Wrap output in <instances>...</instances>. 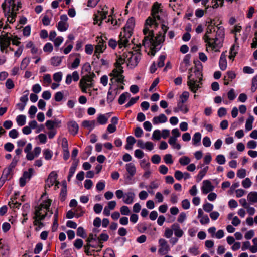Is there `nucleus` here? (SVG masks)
<instances>
[{"label": "nucleus", "instance_id": "nucleus-1", "mask_svg": "<svg viewBox=\"0 0 257 257\" xmlns=\"http://www.w3.org/2000/svg\"><path fill=\"white\" fill-rule=\"evenodd\" d=\"M161 4L155 2L152 6L151 16L146 20L143 33L145 35L142 40V45L150 47L149 55L154 56L155 53L161 48V32L159 31L155 36L153 29L158 27L160 20L159 13L161 12Z\"/></svg>", "mask_w": 257, "mask_h": 257}, {"label": "nucleus", "instance_id": "nucleus-2", "mask_svg": "<svg viewBox=\"0 0 257 257\" xmlns=\"http://www.w3.org/2000/svg\"><path fill=\"white\" fill-rule=\"evenodd\" d=\"M209 21L206 22V24H208V26L206 30V32L204 35L203 38L204 40L205 43L207 45L212 48V50H214L216 47L219 46V43H217L218 38L215 37L214 38H211L209 36V34L215 32V29L214 26H216V24L214 22V19L209 18Z\"/></svg>", "mask_w": 257, "mask_h": 257}, {"label": "nucleus", "instance_id": "nucleus-3", "mask_svg": "<svg viewBox=\"0 0 257 257\" xmlns=\"http://www.w3.org/2000/svg\"><path fill=\"white\" fill-rule=\"evenodd\" d=\"M127 58V66L131 68H134L139 62L141 59V54L139 52L133 54L132 52L128 51L123 53V57Z\"/></svg>", "mask_w": 257, "mask_h": 257}, {"label": "nucleus", "instance_id": "nucleus-4", "mask_svg": "<svg viewBox=\"0 0 257 257\" xmlns=\"http://www.w3.org/2000/svg\"><path fill=\"white\" fill-rule=\"evenodd\" d=\"M51 200L50 199H48L47 200L44 201L42 203L40 204L39 206L35 208L34 216H36L37 215L38 219H39L40 221L43 220L45 218L47 215H48V213L47 212H46L45 214H42V211L45 209L46 210L50 209L49 207L51 205Z\"/></svg>", "mask_w": 257, "mask_h": 257}, {"label": "nucleus", "instance_id": "nucleus-5", "mask_svg": "<svg viewBox=\"0 0 257 257\" xmlns=\"http://www.w3.org/2000/svg\"><path fill=\"white\" fill-rule=\"evenodd\" d=\"M115 67L110 73L109 76L116 78V82L123 83L124 79V76L122 75L123 73V67L119 65H118V66H115Z\"/></svg>", "mask_w": 257, "mask_h": 257}, {"label": "nucleus", "instance_id": "nucleus-6", "mask_svg": "<svg viewBox=\"0 0 257 257\" xmlns=\"http://www.w3.org/2000/svg\"><path fill=\"white\" fill-rule=\"evenodd\" d=\"M132 34L122 31L119 35V39L118 41V45L119 48L122 47H126L129 45V39L132 36Z\"/></svg>", "mask_w": 257, "mask_h": 257}, {"label": "nucleus", "instance_id": "nucleus-7", "mask_svg": "<svg viewBox=\"0 0 257 257\" xmlns=\"http://www.w3.org/2000/svg\"><path fill=\"white\" fill-rule=\"evenodd\" d=\"M87 78H88L87 76H82L79 82V86L83 93H86L87 88H91L93 86V82L89 81V80L87 79Z\"/></svg>", "mask_w": 257, "mask_h": 257}, {"label": "nucleus", "instance_id": "nucleus-8", "mask_svg": "<svg viewBox=\"0 0 257 257\" xmlns=\"http://www.w3.org/2000/svg\"><path fill=\"white\" fill-rule=\"evenodd\" d=\"M34 170L33 168H29L28 171H25L23 173V176L20 178L19 180L21 187H24L27 181H29L33 175Z\"/></svg>", "mask_w": 257, "mask_h": 257}, {"label": "nucleus", "instance_id": "nucleus-9", "mask_svg": "<svg viewBox=\"0 0 257 257\" xmlns=\"http://www.w3.org/2000/svg\"><path fill=\"white\" fill-rule=\"evenodd\" d=\"M192 76V74L188 76L187 85L189 87L190 90L193 93H196L197 90L200 88V86L199 84H197V80L194 79H191Z\"/></svg>", "mask_w": 257, "mask_h": 257}, {"label": "nucleus", "instance_id": "nucleus-10", "mask_svg": "<svg viewBox=\"0 0 257 257\" xmlns=\"http://www.w3.org/2000/svg\"><path fill=\"white\" fill-rule=\"evenodd\" d=\"M214 187L212 185L211 182L209 180H205L203 181V186L201 187L202 193L207 194L209 192L212 191Z\"/></svg>", "mask_w": 257, "mask_h": 257}, {"label": "nucleus", "instance_id": "nucleus-11", "mask_svg": "<svg viewBox=\"0 0 257 257\" xmlns=\"http://www.w3.org/2000/svg\"><path fill=\"white\" fill-rule=\"evenodd\" d=\"M193 62L195 65V69L194 73H195L196 75H199L200 76V77H199V76H198V77L199 79V81H201L202 80L203 77L202 73L201 72L203 69L202 64L198 60H194Z\"/></svg>", "mask_w": 257, "mask_h": 257}, {"label": "nucleus", "instance_id": "nucleus-12", "mask_svg": "<svg viewBox=\"0 0 257 257\" xmlns=\"http://www.w3.org/2000/svg\"><path fill=\"white\" fill-rule=\"evenodd\" d=\"M97 41L98 42L95 47V54L102 53L106 48V44H104V39L102 37H98Z\"/></svg>", "mask_w": 257, "mask_h": 257}, {"label": "nucleus", "instance_id": "nucleus-13", "mask_svg": "<svg viewBox=\"0 0 257 257\" xmlns=\"http://www.w3.org/2000/svg\"><path fill=\"white\" fill-rule=\"evenodd\" d=\"M67 126L68 131L71 135L75 136L78 133L79 126L76 121L72 120L68 122Z\"/></svg>", "mask_w": 257, "mask_h": 257}, {"label": "nucleus", "instance_id": "nucleus-14", "mask_svg": "<svg viewBox=\"0 0 257 257\" xmlns=\"http://www.w3.org/2000/svg\"><path fill=\"white\" fill-rule=\"evenodd\" d=\"M135 19L134 18L131 17L128 19L126 24L123 28V31L127 33L133 34V30L135 26Z\"/></svg>", "mask_w": 257, "mask_h": 257}, {"label": "nucleus", "instance_id": "nucleus-15", "mask_svg": "<svg viewBox=\"0 0 257 257\" xmlns=\"http://www.w3.org/2000/svg\"><path fill=\"white\" fill-rule=\"evenodd\" d=\"M135 197V194L133 192H128L124 194L123 201L124 203L130 204L134 201V199Z\"/></svg>", "mask_w": 257, "mask_h": 257}, {"label": "nucleus", "instance_id": "nucleus-16", "mask_svg": "<svg viewBox=\"0 0 257 257\" xmlns=\"http://www.w3.org/2000/svg\"><path fill=\"white\" fill-rule=\"evenodd\" d=\"M219 66L220 69L222 71L225 70L227 68V60L224 52H223L221 54L219 62Z\"/></svg>", "mask_w": 257, "mask_h": 257}, {"label": "nucleus", "instance_id": "nucleus-17", "mask_svg": "<svg viewBox=\"0 0 257 257\" xmlns=\"http://www.w3.org/2000/svg\"><path fill=\"white\" fill-rule=\"evenodd\" d=\"M125 168L129 174V176L128 177H131L135 175L136 172V168L134 163H129L126 164L125 165Z\"/></svg>", "mask_w": 257, "mask_h": 257}, {"label": "nucleus", "instance_id": "nucleus-18", "mask_svg": "<svg viewBox=\"0 0 257 257\" xmlns=\"http://www.w3.org/2000/svg\"><path fill=\"white\" fill-rule=\"evenodd\" d=\"M96 243L94 244L93 242H87L86 244L84 245V252L87 255H91L92 253L90 251L89 249L90 247L93 248H97L98 245V242L96 241Z\"/></svg>", "mask_w": 257, "mask_h": 257}, {"label": "nucleus", "instance_id": "nucleus-19", "mask_svg": "<svg viewBox=\"0 0 257 257\" xmlns=\"http://www.w3.org/2000/svg\"><path fill=\"white\" fill-rule=\"evenodd\" d=\"M8 3H9V11L6 12V2L2 4V7L3 8V10H4V12L5 13V16H7L8 14H9L10 13V11H11V8H13L14 9L15 5L14 4V0H8Z\"/></svg>", "mask_w": 257, "mask_h": 257}, {"label": "nucleus", "instance_id": "nucleus-20", "mask_svg": "<svg viewBox=\"0 0 257 257\" xmlns=\"http://www.w3.org/2000/svg\"><path fill=\"white\" fill-rule=\"evenodd\" d=\"M95 120H84L82 123V125L84 127L90 128V131L93 129L95 126Z\"/></svg>", "mask_w": 257, "mask_h": 257}, {"label": "nucleus", "instance_id": "nucleus-21", "mask_svg": "<svg viewBox=\"0 0 257 257\" xmlns=\"http://www.w3.org/2000/svg\"><path fill=\"white\" fill-rule=\"evenodd\" d=\"M208 170V167L206 166L199 172L198 175L196 176V181L197 182H199L203 179L207 173Z\"/></svg>", "mask_w": 257, "mask_h": 257}, {"label": "nucleus", "instance_id": "nucleus-22", "mask_svg": "<svg viewBox=\"0 0 257 257\" xmlns=\"http://www.w3.org/2000/svg\"><path fill=\"white\" fill-rule=\"evenodd\" d=\"M201 134L199 132H196L194 134L192 138L193 144L194 145H198L201 141Z\"/></svg>", "mask_w": 257, "mask_h": 257}, {"label": "nucleus", "instance_id": "nucleus-23", "mask_svg": "<svg viewBox=\"0 0 257 257\" xmlns=\"http://www.w3.org/2000/svg\"><path fill=\"white\" fill-rule=\"evenodd\" d=\"M63 57L54 56L51 59V64L54 66H58L60 65Z\"/></svg>", "mask_w": 257, "mask_h": 257}, {"label": "nucleus", "instance_id": "nucleus-24", "mask_svg": "<svg viewBox=\"0 0 257 257\" xmlns=\"http://www.w3.org/2000/svg\"><path fill=\"white\" fill-rule=\"evenodd\" d=\"M212 3H214V4L212 5V6H207L206 7V9L207 10L209 8L215 9L217 8L219 6L220 7H222L224 4V0H213ZM207 11V10H206Z\"/></svg>", "mask_w": 257, "mask_h": 257}, {"label": "nucleus", "instance_id": "nucleus-25", "mask_svg": "<svg viewBox=\"0 0 257 257\" xmlns=\"http://www.w3.org/2000/svg\"><path fill=\"white\" fill-rule=\"evenodd\" d=\"M16 16V13L14 11L13 8H11V11L9 14H8L7 21L10 23H13L15 21V17Z\"/></svg>", "mask_w": 257, "mask_h": 257}, {"label": "nucleus", "instance_id": "nucleus-26", "mask_svg": "<svg viewBox=\"0 0 257 257\" xmlns=\"http://www.w3.org/2000/svg\"><path fill=\"white\" fill-rule=\"evenodd\" d=\"M77 163H73L69 169V174L67 177V180L69 182L71 180V177L73 176L77 168Z\"/></svg>", "mask_w": 257, "mask_h": 257}, {"label": "nucleus", "instance_id": "nucleus-27", "mask_svg": "<svg viewBox=\"0 0 257 257\" xmlns=\"http://www.w3.org/2000/svg\"><path fill=\"white\" fill-rule=\"evenodd\" d=\"M248 200L252 203H254L257 202V192H251L247 195Z\"/></svg>", "mask_w": 257, "mask_h": 257}, {"label": "nucleus", "instance_id": "nucleus-28", "mask_svg": "<svg viewBox=\"0 0 257 257\" xmlns=\"http://www.w3.org/2000/svg\"><path fill=\"white\" fill-rule=\"evenodd\" d=\"M170 250V247L165 239H162V254H165Z\"/></svg>", "mask_w": 257, "mask_h": 257}, {"label": "nucleus", "instance_id": "nucleus-29", "mask_svg": "<svg viewBox=\"0 0 257 257\" xmlns=\"http://www.w3.org/2000/svg\"><path fill=\"white\" fill-rule=\"evenodd\" d=\"M12 171L10 170L8 168L4 169L1 177L6 180L11 179V178L12 176V175L11 174Z\"/></svg>", "mask_w": 257, "mask_h": 257}, {"label": "nucleus", "instance_id": "nucleus-30", "mask_svg": "<svg viewBox=\"0 0 257 257\" xmlns=\"http://www.w3.org/2000/svg\"><path fill=\"white\" fill-rule=\"evenodd\" d=\"M68 24L67 23H64L62 21H59L57 25V29L59 31L63 32L67 30L68 28Z\"/></svg>", "mask_w": 257, "mask_h": 257}, {"label": "nucleus", "instance_id": "nucleus-31", "mask_svg": "<svg viewBox=\"0 0 257 257\" xmlns=\"http://www.w3.org/2000/svg\"><path fill=\"white\" fill-rule=\"evenodd\" d=\"M217 31L216 33L215 37H219L220 38H223L224 37V28L222 26H216Z\"/></svg>", "mask_w": 257, "mask_h": 257}, {"label": "nucleus", "instance_id": "nucleus-32", "mask_svg": "<svg viewBox=\"0 0 257 257\" xmlns=\"http://www.w3.org/2000/svg\"><path fill=\"white\" fill-rule=\"evenodd\" d=\"M131 95L128 92H124L122 93L118 99V103L119 104L122 105L123 104L127 98L130 97Z\"/></svg>", "mask_w": 257, "mask_h": 257}, {"label": "nucleus", "instance_id": "nucleus-33", "mask_svg": "<svg viewBox=\"0 0 257 257\" xmlns=\"http://www.w3.org/2000/svg\"><path fill=\"white\" fill-rule=\"evenodd\" d=\"M184 103H182L181 101H179L177 103V107L180 111L183 112L184 113H186L188 112L189 109Z\"/></svg>", "mask_w": 257, "mask_h": 257}, {"label": "nucleus", "instance_id": "nucleus-34", "mask_svg": "<svg viewBox=\"0 0 257 257\" xmlns=\"http://www.w3.org/2000/svg\"><path fill=\"white\" fill-rule=\"evenodd\" d=\"M11 41V38H6V39H3V35H0V44H2L4 47L8 48L10 45Z\"/></svg>", "mask_w": 257, "mask_h": 257}, {"label": "nucleus", "instance_id": "nucleus-35", "mask_svg": "<svg viewBox=\"0 0 257 257\" xmlns=\"http://www.w3.org/2000/svg\"><path fill=\"white\" fill-rule=\"evenodd\" d=\"M16 121L19 126H23L26 123V116L24 115H19L17 117Z\"/></svg>", "mask_w": 257, "mask_h": 257}, {"label": "nucleus", "instance_id": "nucleus-36", "mask_svg": "<svg viewBox=\"0 0 257 257\" xmlns=\"http://www.w3.org/2000/svg\"><path fill=\"white\" fill-rule=\"evenodd\" d=\"M108 119L104 114H100L97 117V121L100 124L103 125L107 123Z\"/></svg>", "mask_w": 257, "mask_h": 257}, {"label": "nucleus", "instance_id": "nucleus-37", "mask_svg": "<svg viewBox=\"0 0 257 257\" xmlns=\"http://www.w3.org/2000/svg\"><path fill=\"white\" fill-rule=\"evenodd\" d=\"M20 159L19 156H15L11 164L9 165L8 169H10V170L12 171V170L16 167L17 165V164L18 162L19 161Z\"/></svg>", "mask_w": 257, "mask_h": 257}, {"label": "nucleus", "instance_id": "nucleus-38", "mask_svg": "<svg viewBox=\"0 0 257 257\" xmlns=\"http://www.w3.org/2000/svg\"><path fill=\"white\" fill-rule=\"evenodd\" d=\"M109 238V236L106 233H101L97 238L98 243L99 244L103 243V241H106Z\"/></svg>", "mask_w": 257, "mask_h": 257}, {"label": "nucleus", "instance_id": "nucleus-39", "mask_svg": "<svg viewBox=\"0 0 257 257\" xmlns=\"http://www.w3.org/2000/svg\"><path fill=\"white\" fill-rule=\"evenodd\" d=\"M190 159L187 156H183L179 159V162L181 165L185 166L189 164L190 162Z\"/></svg>", "mask_w": 257, "mask_h": 257}, {"label": "nucleus", "instance_id": "nucleus-40", "mask_svg": "<svg viewBox=\"0 0 257 257\" xmlns=\"http://www.w3.org/2000/svg\"><path fill=\"white\" fill-rule=\"evenodd\" d=\"M30 62V59L29 58L26 57L24 59H23L20 65L21 69L25 70L29 65Z\"/></svg>", "mask_w": 257, "mask_h": 257}, {"label": "nucleus", "instance_id": "nucleus-41", "mask_svg": "<svg viewBox=\"0 0 257 257\" xmlns=\"http://www.w3.org/2000/svg\"><path fill=\"white\" fill-rule=\"evenodd\" d=\"M103 257H115L114 251L110 248H107L104 253Z\"/></svg>", "mask_w": 257, "mask_h": 257}, {"label": "nucleus", "instance_id": "nucleus-42", "mask_svg": "<svg viewBox=\"0 0 257 257\" xmlns=\"http://www.w3.org/2000/svg\"><path fill=\"white\" fill-rule=\"evenodd\" d=\"M9 247L6 245H2L0 247V254L6 256L9 254Z\"/></svg>", "mask_w": 257, "mask_h": 257}, {"label": "nucleus", "instance_id": "nucleus-43", "mask_svg": "<svg viewBox=\"0 0 257 257\" xmlns=\"http://www.w3.org/2000/svg\"><path fill=\"white\" fill-rule=\"evenodd\" d=\"M77 235L83 238L86 237L87 235L86 232L82 227H79L77 230Z\"/></svg>", "mask_w": 257, "mask_h": 257}, {"label": "nucleus", "instance_id": "nucleus-44", "mask_svg": "<svg viewBox=\"0 0 257 257\" xmlns=\"http://www.w3.org/2000/svg\"><path fill=\"white\" fill-rule=\"evenodd\" d=\"M55 183L56 184L55 186H57L59 184V182L57 181L53 180L50 179L48 178L46 181V182L45 188H46L47 187L50 188Z\"/></svg>", "mask_w": 257, "mask_h": 257}, {"label": "nucleus", "instance_id": "nucleus-45", "mask_svg": "<svg viewBox=\"0 0 257 257\" xmlns=\"http://www.w3.org/2000/svg\"><path fill=\"white\" fill-rule=\"evenodd\" d=\"M127 58L123 57V54L122 55H120L119 57L117 58L116 63H115V66H118V65H121L125 62L126 61Z\"/></svg>", "mask_w": 257, "mask_h": 257}, {"label": "nucleus", "instance_id": "nucleus-46", "mask_svg": "<svg viewBox=\"0 0 257 257\" xmlns=\"http://www.w3.org/2000/svg\"><path fill=\"white\" fill-rule=\"evenodd\" d=\"M257 89V75L254 76L252 79L251 90L252 92H254Z\"/></svg>", "mask_w": 257, "mask_h": 257}, {"label": "nucleus", "instance_id": "nucleus-47", "mask_svg": "<svg viewBox=\"0 0 257 257\" xmlns=\"http://www.w3.org/2000/svg\"><path fill=\"white\" fill-rule=\"evenodd\" d=\"M189 94L187 91H184L182 93V94L180 96V101H181L182 103H185L188 98H189Z\"/></svg>", "mask_w": 257, "mask_h": 257}, {"label": "nucleus", "instance_id": "nucleus-48", "mask_svg": "<svg viewBox=\"0 0 257 257\" xmlns=\"http://www.w3.org/2000/svg\"><path fill=\"white\" fill-rule=\"evenodd\" d=\"M164 160L165 163L167 164H172L173 163L172 156L170 154L165 155L164 156Z\"/></svg>", "mask_w": 257, "mask_h": 257}, {"label": "nucleus", "instance_id": "nucleus-49", "mask_svg": "<svg viewBox=\"0 0 257 257\" xmlns=\"http://www.w3.org/2000/svg\"><path fill=\"white\" fill-rule=\"evenodd\" d=\"M62 78V73L61 72L55 73L53 74V80L58 83L60 82L61 81Z\"/></svg>", "mask_w": 257, "mask_h": 257}, {"label": "nucleus", "instance_id": "nucleus-50", "mask_svg": "<svg viewBox=\"0 0 257 257\" xmlns=\"http://www.w3.org/2000/svg\"><path fill=\"white\" fill-rule=\"evenodd\" d=\"M203 208L205 212H210L213 209V205L207 202L203 205Z\"/></svg>", "mask_w": 257, "mask_h": 257}, {"label": "nucleus", "instance_id": "nucleus-51", "mask_svg": "<svg viewBox=\"0 0 257 257\" xmlns=\"http://www.w3.org/2000/svg\"><path fill=\"white\" fill-rule=\"evenodd\" d=\"M53 47L51 43H47L43 47V50L45 52L50 53L53 51Z\"/></svg>", "mask_w": 257, "mask_h": 257}, {"label": "nucleus", "instance_id": "nucleus-52", "mask_svg": "<svg viewBox=\"0 0 257 257\" xmlns=\"http://www.w3.org/2000/svg\"><path fill=\"white\" fill-rule=\"evenodd\" d=\"M9 205L11 208H18L21 205V203L16 201L15 198H12L11 201L9 202Z\"/></svg>", "mask_w": 257, "mask_h": 257}, {"label": "nucleus", "instance_id": "nucleus-53", "mask_svg": "<svg viewBox=\"0 0 257 257\" xmlns=\"http://www.w3.org/2000/svg\"><path fill=\"white\" fill-rule=\"evenodd\" d=\"M67 195V189L66 187H64L61 189L60 194V199L61 201H64Z\"/></svg>", "mask_w": 257, "mask_h": 257}, {"label": "nucleus", "instance_id": "nucleus-54", "mask_svg": "<svg viewBox=\"0 0 257 257\" xmlns=\"http://www.w3.org/2000/svg\"><path fill=\"white\" fill-rule=\"evenodd\" d=\"M216 161L219 164L223 165L225 164L226 160L224 155H218L216 156Z\"/></svg>", "mask_w": 257, "mask_h": 257}, {"label": "nucleus", "instance_id": "nucleus-55", "mask_svg": "<svg viewBox=\"0 0 257 257\" xmlns=\"http://www.w3.org/2000/svg\"><path fill=\"white\" fill-rule=\"evenodd\" d=\"M91 70V67L89 63H85L82 68V72H85L88 73L87 74L90 73Z\"/></svg>", "mask_w": 257, "mask_h": 257}, {"label": "nucleus", "instance_id": "nucleus-56", "mask_svg": "<svg viewBox=\"0 0 257 257\" xmlns=\"http://www.w3.org/2000/svg\"><path fill=\"white\" fill-rule=\"evenodd\" d=\"M98 237L96 234H93L92 233H90L89 234L88 238L86 239L87 242H93V241H97Z\"/></svg>", "mask_w": 257, "mask_h": 257}, {"label": "nucleus", "instance_id": "nucleus-57", "mask_svg": "<svg viewBox=\"0 0 257 257\" xmlns=\"http://www.w3.org/2000/svg\"><path fill=\"white\" fill-rule=\"evenodd\" d=\"M43 154L45 159L50 160L52 156V152L48 149H45L43 151Z\"/></svg>", "mask_w": 257, "mask_h": 257}, {"label": "nucleus", "instance_id": "nucleus-58", "mask_svg": "<svg viewBox=\"0 0 257 257\" xmlns=\"http://www.w3.org/2000/svg\"><path fill=\"white\" fill-rule=\"evenodd\" d=\"M252 182L248 178H245L242 182V185L245 188H248L251 185Z\"/></svg>", "mask_w": 257, "mask_h": 257}, {"label": "nucleus", "instance_id": "nucleus-59", "mask_svg": "<svg viewBox=\"0 0 257 257\" xmlns=\"http://www.w3.org/2000/svg\"><path fill=\"white\" fill-rule=\"evenodd\" d=\"M37 111V109L35 106L32 105L30 107L29 110V114L31 118L34 117L35 114Z\"/></svg>", "mask_w": 257, "mask_h": 257}, {"label": "nucleus", "instance_id": "nucleus-60", "mask_svg": "<svg viewBox=\"0 0 257 257\" xmlns=\"http://www.w3.org/2000/svg\"><path fill=\"white\" fill-rule=\"evenodd\" d=\"M139 97L136 96L135 97L132 98L129 102L125 105L126 108H128L135 103L139 100Z\"/></svg>", "mask_w": 257, "mask_h": 257}, {"label": "nucleus", "instance_id": "nucleus-61", "mask_svg": "<svg viewBox=\"0 0 257 257\" xmlns=\"http://www.w3.org/2000/svg\"><path fill=\"white\" fill-rule=\"evenodd\" d=\"M83 245V241L81 239H77L74 243V246L78 249H80Z\"/></svg>", "mask_w": 257, "mask_h": 257}, {"label": "nucleus", "instance_id": "nucleus-62", "mask_svg": "<svg viewBox=\"0 0 257 257\" xmlns=\"http://www.w3.org/2000/svg\"><path fill=\"white\" fill-rule=\"evenodd\" d=\"M161 138V132L159 130L154 131L152 135V139L154 140H159Z\"/></svg>", "mask_w": 257, "mask_h": 257}, {"label": "nucleus", "instance_id": "nucleus-63", "mask_svg": "<svg viewBox=\"0 0 257 257\" xmlns=\"http://www.w3.org/2000/svg\"><path fill=\"white\" fill-rule=\"evenodd\" d=\"M202 143L203 145L206 147H209L211 146V142L209 137L206 136L203 139Z\"/></svg>", "mask_w": 257, "mask_h": 257}, {"label": "nucleus", "instance_id": "nucleus-64", "mask_svg": "<svg viewBox=\"0 0 257 257\" xmlns=\"http://www.w3.org/2000/svg\"><path fill=\"white\" fill-rule=\"evenodd\" d=\"M200 223L202 225L208 224L210 222V219L207 214H205L201 217L200 220Z\"/></svg>", "mask_w": 257, "mask_h": 257}]
</instances>
